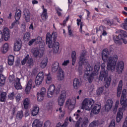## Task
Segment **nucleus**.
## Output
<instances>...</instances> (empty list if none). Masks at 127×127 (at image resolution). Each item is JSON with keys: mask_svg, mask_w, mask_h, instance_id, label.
<instances>
[{"mask_svg": "<svg viewBox=\"0 0 127 127\" xmlns=\"http://www.w3.org/2000/svg\"><path fill=\"white\" fill-rule=\"evenodd\" d=\"M52 37H53V41L55 42L52 45ZM57 39V33L53 32L52 34H50V33H48L46 35V43L48 44L49 48H53V54H56L58 53L59 50L60 44L56 41Z\"/></svg>", "mask_w": 127, "mask_h": 127, "instance_id": "obj_4", "label": "nucleus"}, {"mask_svg": "<svg viewBox=\"0 0 127 127\" xmlns=\"http://www.w3.org/2000/svg\"><path fill=\"white\" fill-rule=\"evenodd\" d=\"M29 104H30L29 99L25 98L23 101V106L25 110H27L28 109Z\"/></svg>", "mask_w": 127, "mask_h": 127, "instance_id": "obj_30", "label": "nucleus"}, {"mask_svg": "<svg viewBox=\"0 0 127 127\" xmlns=\"http://www.w3.org/2000/svg\"><path fill=\"white\" fill-rule=\"evenodd\" d=\"M106 66V64L102 63L101 64V71L99 75L100 81H103L104 79L105 83V88H108L111 85V82L112 78L108 77V71L106 70L105 67Z\"/></svg>", "mask_w": 127, "mask_h": 127, "instance_id": "obj_5", "label": "nucleus"}, {"mask_svg": "<svg viewBox=\"0 0 127 127\" xmlns=\"http://www.w3.org/2000/svg\"><path fill=\"white\" fill-rule=\"evenodd\" d=\"M46 83L48 84H51L52 83V77L50 74H48L47 75V77L46 78Z\"/></svg>", "mask_w": 127, "mask_h": 127, "instance_id": "obj_38", "label": "nucleus"}, {"mask_svg": "<svg viewBox=\"0 0 127 127\" xmlns=\"http://www.w3.org/2000/svg\"><path fill=\"white\" fill-rule=\"evenodd\" d=\"M116 127V120H113L109 125V127Z\"/></svg>", "mask_w": 127, "mask_h": 127, "instance_id": "obj_53", "label": "nucleus"}, {"mask_svg": "<svg viewBox=\"0 0 127 127\" xmlns=\"http://www.w3.org/2000/svg\"><path fill=\"white\" fill-rule=\"evenodd\" d=\"M15 16H21V10H20V9H16V11L15 13Z\"/></svg>", "mask_w": 127, "mask_h": 127, "instance_id": "obj_50", "label": "nucleus"}, {"mask_svg": "<svg viewBox=\"0 0 127 127\" xmlns=\"http://www.w3.org/2000/svg\"><path fill=\"white\" fill-rule=\"evenodd\" d=\"M37 101H38L39 102H42V101H43V99H44V95L38 92L37 93Z\"/></svg>", "mask_w": 127, "mask_h": 127, "instance_id": "obj_37", "label": "nucleus"}, {"mask_svg": "<svg viewBox=\"0 0 127 127\" xmlns=\"http://www.w3.org/2000/svg\"><path fill=\"white\" fill-rule=\"evenodd\" d=\"M119 104H120V101L119 100H117L114 108V111L117 112V110H118V108L119 107Z\"/></svg>", "mask_w": 127, "mask_h": 127, "instance_id": "obj_51", "label": "nucleus"}, {"mask_svg": "<svg viewBox=\"0 0 127 127\" xmlns=\"http://www.w3.org/2000/svg\"><path fill=\"white\" fill-rule=\"evenodd\" d=\"M5 84V77L3 75H0V86L2 87Z\"/></svg>", "mask_w": 127, "mask_h": 127, "instance_id": "obj_34", "label": "nucleus"}, {"mask_svg": "<svg viewBox=\"0 0 127 127\" xmlns=\"http://www.w3.org/2000/svg\"><path fill=\"white\" fill-rule=\"evenodd\" d=\"M25 19L26 22H29L30 21V17L29 16H25Z\"/></svg>", "mask_w": 127, "mask_h": 127, "instance_id": "obj_62", "label": "nucleus"}, {"mask_svg": "<svg viewBox=\"0 0 127 127\" xmlns=\"http://www.w3.org/2000/svg\"><path fill=\"white\" fill-rule=\"evenodd\" d=\"M61 67H59V62H55L54 64L52 65V71L54 73L55 72H57V71H59V68Z\"/></svg>", "mask_w": 127, "mask_h": 127, "instance_id": "obj_21", "label": "nucleus"}, {"mask_svg": "<svg viewBox=\"0 0 127 127\" xmlns=\"http://www.w3.org/2000/svg\"><path fill=\"white\" fill-rule=\"evenodd\" d=\"M35 39H32L31 40L29 41V43H28V46H31V45H32V44H33V43H35Z\"/></svg>", "mask_w": 127, "mask_h": 127, "instance_id": "obj_56", "label": "nucleus"}, {"mask_svg": "<svg viewBox=\"0 0 127 127\" xmlns=\"http://www.w3.org/2000/svg\"><path fill=\"white\" fill-rule=\"evenodd\" d=\"M114 102L112 99H108L107 101L106 104L105 105V111L109 112L111 111V109L113 107Z\"/></svg>", "mask_w": 127, "mask_h": 127, "instance_id": "obj_13", "label": "nucleus"}, {"mask_svg": "<svg viewBox=\"0 0 127 127\" xmlns=\"http://www.w3.org/2000/svg\"><path fill=\"white\" fill-rule=\"evenodd\" d=\"M65 77V74L62 68H60L59 69V74L58 75V78L59 81H62Z\"/></svg>", "mask_w": 127, "mask_h": 127, "instance_id": "obj_20", "label": "nucleus"}, {"mask_svg": "<svg viewBox=\"0 0 127 127\" xmlns=\"http://www.w3.org/2000/svg\"><path fill=\"white\" fill-rule=\"evenodd\" d=\"M65 100H66V92L65 91H62L58 99V104L60 107H62L64 105Z\"/></svg>", "mask_w": 127, "mask_h": 127, "instance_id": "obj_11", "label": "nucleus"}, {"mask_svg": "<svg viewBox=\"0 0 127 127\" xmlns=\"http://www.w3.org/2000/svg\"><path fill=\"white\" fill-rule=\"evenodd\" d=\"M21 41H16L14 45L13 50L14 51L18 52L21 49Z\"/></svg>", "mask_w": 127, "mask_h": 127, "instance_id": "obj_17", "label": "nucleus"}, {"mask_svg": "<svg viewBox=\"0 0 127 127\" xmlns=\"http://www.w3.org/2000/svg\"><path fill=\"white\" fill-rule=\"evenodd\" d=\"M118 32H119L121 35V38H122V36H124V37H127V32L123 30H119L118 31Z\"/></svg>", "mask_w": 127, "mask_h": 127, "instance_id": "obj_46", "label": "nucleus"}, {"mask_svg": "<svg viewBox=\"0 0 127 127\" xmlns=\"http://www.w3.org/2000/svg\"><path fill=\"white\" fill-rule=\"evenodd\" d=\"M24 16H30V11L28 9L25 8L23 10Z\"/></svg>", "mask_w": 127, "mask_h": 127, "instance_id": "obj_44", "label": "nucleus"}, {"mask_svg": "<svg viewBox=\"0 0 127 127\" xmlns=\"http://www.w3.org/2000/svg\"><path fill=\"white\" fill-rule=\"evenodd\" d=\"M9 80L10 82H12V81H13L14 80V77L10 76L9 77Z\"/></svg>", "mask_w": 127, "mask_h": 127, "instance_id": "obj_63", "label": "nucleus"}, {"mask_svg": "<svg viewBox=\"0 0 127 127\" xmlns=\"http://www.w3.org/2000/svg\"><path fill=\"white\" fill-rule=\"evenodd\" d=\"M14 87L17 90H20V89H22V86H21V84L20 83V78H18V77L15 78L14 81Z\"/></svg>", "mask_w": 127, "mask_h": 127, "instance_id": "obj_19", "label": "nucleus"}, {"mask_svg": "<svg viewBox=\"0 0 127 127\" xmlns=\"http://www.w3.org/2000/svg\"><path fill=\"white\" fill-rule=\"evenodd\" d=\"M31 53L33 54V56L34 58H41L43 56L44 51L43 50L39 51V49L38 48H33L31 50Z\"/></svg>", "mask_w": 127, "mask_h": 127, "instance_id": "obj_8", "label": "nucleus"}, {"mask_svg": "<svg viewBox=\"0 0 127 127\" xmlns=\"http://www.w3.org/2000/svg\"><path fill=\"white\" fill-rule=\"evenodd\" d=\"M69 63H70V61H69V60L64 61V63L62 64V65L63 66H67L68 65V64H69Z\"/></svg>", "mask_w": 127, "mask_h": 127, "instance_id": "obj_57", "label": "nucleus"}, {"mask_svg": "<svg viewBox=\"0 0 127 127\" xmlns=\"http://www.w3.org/2000/svg\"><path fill=\"white\" fill-rule=\"evenodd\" d=\"M89 123L88 118L84 117L83 119L80 118L78 121L76 123L75 127H80V125L81 127H87Z\"/></svg>", "mask_w": 127, "mask_h": 127, "instance_id": "obj_6", "label": "nucleus"}, {"mask_svg": "<svg viewBox=\"0 0 127 127\" xmlns=\"http://www.w3.org/2000/svg\"><path fill=\"white\" fill-rule=\"evenodd\" d=\"M15 22H16V24H19V19H20V16H15Z\"/></svg>", "mask_w": 127, "mask_h": 127, "instance_id": "obj_60", "label": "nucleus"}, {"mask_svg": "<svg viewBox=\"0 0 127 127\" xmlns=\"http://www.w3.org/2000/svg\"><path fill=\"white\" fill-rule=\"evenodd\" d=\"M122 90H123V80H120L119 82L118 87L117 88V97L120 98L122 94Z\"/></svg>", "mask_w": 127, "mask_h": 127, "instance_id": "obj_18", "label": "nucleus"}, {"mask_svg": "<svg viewBox=\"0 0 127 127\" xmlns=\"http://www.w3.org/2000/svg\"><path fill=\"white\" fill-rule=\"evenodd\" d=\"M104 92V87H99L97 91V95H101Z\"/></svg>", "mask_w": 127, "mask_h": 127, "instance_id": "obj_49", "label": "nucleus"}, {"mask_svg": "<svg viewBox=\"0 0 127 127\" xmlns=\"http://www.w3.org/2000/svg\"><path fill=\"white\" fill-rule=\"evenodd\" d=\"M44 79V73L41 71L40 72L36 77L35 79V84L37 86H39L42 84V82H43V80Z\"/></svg>", "mask_w": 127, "mask_h": 127, "instance_id": "obj_10", "label": "nucleus"}, {"mask_svg": "<svg viewBox=\"0 0 127 127\" xmlns=\"http://www.w3.org/2000/svg\"><path fill=\"white\" fill-rule=\"evenodd\" d=\"M71 59H72V65L74 66L77 60V57H76L75 51H72L71 53Z\"/></svg>", "mask_w": 127, "mask_h": 127, "instance_id": "obj_31", "label": "nucleus"}, {"mask_svg": "<svg viewBox=\"0 0 127 127\" xmlns=\"http://www.w3.org/2000/svg\"><path fill=\"white\" fill-rule=\"evenodd\" d=\"M29 59V55L27 54L25 58L23 59V60L21 61V65L23 66L25 64H26L27 63V60Z\"/></svg>", "mask_w": 127, "mask_h": 127, "instance_id": "obj_36", "label": "nucleus"}, {"mask_svg": "<svg viewBox=\"0 0 127 127\" xmlns=\"http://www.w3.org/2000/svg\"><path fill=\"white\" fill-rule=\"evenodd\" d=\"M38 113H39V107L37 106H34L31 111L32 116L35 117L38 115Z\"/></svg>", "mask_w": 127, "mask_h": 127, "instance_id": "obj_24", "label": "nucleus"}, {"mask_svg": "<svg viewBox=\"0 0 127 127\" xmlns=\"http://www.w3.org/2000/svg\"><path fill=\"white\" fill-rule=\"evenodd\" d=\"M68 31V35H69L70 37H74V34H73V31L72 30V27L71 26L68 25L67 26Z\"/></svg>", "mask_w": 127, "mask_h": 127, "instance_id": "obj_41", "label": "nucleus"}, {"mask_svg": "<svg viewBox=\"0 0 127 127\" xmlns=\"http://www.w3.org/2000/svg\"><path fill=\"white\" fill-rule=\"evenodd\" d=\"M33 64V59L32 58L28 59L27 61V64L29 67H30V66H32Z\"/></svg>", "mask_w": 127, "mask_h": 127, "instance_id": "obj_43", "label": "nucleus"}, {"mask_svg": "<svg viewBox=\"0 0 127 127\" xmlns=\"http://www.w3.org/2000/svg\"><path fill=\"white\" fill-rule=\"evenodd\" d=\"M31 87H32V80L30 79L27 84V86L26 87L25 91H26V94H29V92H30V90L31 89Z\"/></svg>", "mask_w": 127, "mask_h": 127, "instance_id": "obj_22", "label": "nucleus"}, {"mask_svg": "<svg viewBox=\"0 0 127 127\" xmlns=\"http://www.w3.org/2000/svg\"><path fill=\"white\" fill-rule=\"evenodd\" d=\"M35 39L36 44H42V47H44V45H45V44L44 43V42L42 41V38L41 37L38 36V37H37V38Z\"/></svg>", "mask_w": 127, "mask_h": 127, "instance_id": "obj_27", "label": "nucleus"}, {"mask_svg": "<svg viewBox=\"0 0 127 127\" xmlns=\"http://www.w3.org/2000/svg\"><path fill=\"white\" fill-rule=\"evenodd\" d=\"M99 29L101 32H102V35L103 36H107L108 33L107 32V28L104 26H100Z\"/></svg>", "mask_w": 127, "mask_h": 127, "instance_id": "obj_28", "label": "nucleus"}, {"mask_svg": "<svg viewBox=\"0 0 127 127\" xmlns=\"http://www.w3.org/2000/svg\"><path fill=\"white\" fill-rule=\"evenodd\" d=\"M13 62H14V57L12 55H10L8 57V64L10 66L13 65Z\"/></svg>", "mask_w": 127, "mask_h": 127, "instance_id": "obj_32", "label": "nucleus"}, {"mask_svg": "<svg viewBox=\"0 0 127 127\" xmlns=\"http://www.w3.org/2000/svg\"><path fill=\"white\" fill-rule=\"evenodd\" d=\"M8 48H9V46H8V44L7 43H5L2 48H1V51L2 52V53H6V52H7V51H8Z\"/></svg>", "mask_w": 127, "mask_h": 127, "instance_id": "obj_33", "label": "nucleus"}, {"mask_svg": "<svg viewBox=\"0 0 127 127\" xmlns=\"http://www.w3.org/2000/svg\"><path fill=\"white\" fill-rule=\"evenodd\" d=\"M103 22L107 25L109 26H112V25H114V20L113 19H109L108 18H106L103 20Z\"/></svg>", "mask_w": 127, "mask_h": 127, "instance_id": "obj_29", "label": "nucleus"}, {"mask_svg": "<svg viewBox=\"0 0 127 127\" xmlns=\"http://www.w3.org/2000/svg\"><path fill=\"white\" fill-rule=\"evenodd\" d=\"M121 26L123 29L127 30V18L125 20L124 23L121 25Z\"/></svg>", "mask_w": 127, "mask_h": 127, "instance_id": "obj_45", "label": "nucleus"}, {"mask_svg": "<svg viewBox=\"0 0 127 127\" xmlns=\"http://www.w3.org/2000/svg\"><path fill=\"white\" fill-rule=\"evenodd\" d=\"M23 117V112L22 110L18 111L16 115V119L18 120H21Z\"/></svg>", "mask_w": 127, "mask_h": 127, "instance_id": "obj_35", "label": "nucleus"}, {"mask_svg": "<svg viewBox=\"0 0 127 127\" xmlns=\"http://www.w3.org/2000/svg\"><path fill=\"white\" fill-rule=\"evenodd\" d=\"M42 9H43V11L41 15V16H47V9L44 8V5L42 6Z\"/></svg>", "mask_w": 127, "mask_h": 127, "instance_id": "obj_48", "label": "nucleus"}, {"mask_svg": "<svg viewBox=\"0 0 127 127\" xmlns=\"http://www.w3.org/2000/svg\"><path fill=\"white\" fill-rule=\"evenodd\" d=\"M86 55H87L86 52H83L80 54L78 64L79 66H82L83 64H86V70L84 74V80H86V81L88 80L89 83H91L93 82V80H94V76H97V75H98V72L100 71L101 64H96L94 66V71L92 72L94 67L89 64V62H88L87 60L85 58Z\"/></svg>", "mask_w": 127, "mask_h": 127, "instance_id": "obj_1", "label": "nucleus"}, {"mask_svg": "<svg viewBox=\"0 0 127 127\" xmlns=\"http://www.w3.org/2000/svg\"><path fill=\"white\" fill-rule=\"evenodd\" d=\"M55 92V85L54 84L51 85L49 86L48 91V98H51L52 95L54 94Z\"/></svg>", "mask_w": 127, "mask_h": 127, "instance_id": "obj_16", "label": "nucleus"}, {"mask_svg": "<svg viewBox=\"0 0 127 127\" xmlns=\"http://www.w3.org/2000/svg\"><path fill=\"white\" fill-rule=\"evenodd\" d=\"M2 40H3V38H2V32L0 31V43L2 42Z\"/></svg>", "mask_w": 127, "mask_h": 127, "instance_id": "obj_61", "label": "nucleus"}, {"mask_svg": "<svg viewBox=\"0 0 127 127\" xmlns=\"http://www.w3.org/2000/svg\"><path fill=\"white\" fill-rule=\"evenodd\" d=\"M46 92V89H45V88L44 87H42L41 89V92L39 93L44 95V94H45Z\"/></svg>", "mask_w": 127, "mask_h": 127, "instance_id": "obj_58", "label": "nucleus"}, {"mask_svg": "<svg viewBox=\"0 0 127 127\" xmlns=\"http://www.w3.org/2000/svg\"><path fill=\"white\" fill-rule=\"evenodd\" d=\"M56 10L57 11V14H58L59 16H61V15H62L63 10L60 7L57 8Z\"/></svg>", "mask_w": 127, "mask_h": 127, "instance_id": "obj_47", "label": "nucleus"}, {"mask_svg": "<svg viewBox=\"0 0 127 127\" xmlns=\"http://www.w3.org/2000/svg\"><path fill=\"white\" fill-rule=\"evenodd\" d=\"M95 101L92 99L85 98L82 104L83 110L90 111L92 109L91 112L94 115H98L101 110V104H95Z\"/></svg>", "mask_w": 127, "mask_h": 127, "instance_id": "obj_3", "label": "nucleus"}, {"mask_svg": "<svg viewBox=\"0 0 127 127\" xmlns=\"http://www.w3.org/2000/svg\"><path fill=\"white\" fill-rule=\"evenodd\" d=\"M115 67L117 73L118 74H122V73H123V71H124L125 63L123 61H119L117 63L116 62Z\"/></svg>", "mask_w": 127, "mask_h": 127, "instance_id": "obj_7", "label": "nucleus"}, {"mask_svg": "<svg viewBox=\"0 0 127 127\" xmlns=\"http://www.w3.org/2000/svg\"><path fill=\"white\" fill-rule=\"evenodd\" d=\"M113 39L116 44L117 45H122V42H121V39H123L122 35L119 34L118 36L113 35Z\"/></svg>", "mask_w": 127, "mask_h": 127, "instance_id": "obj_15", "label": "nucleus"}, {"mask_svg": "<svg viewBox=\"0 0 127 127\" xmlns=\"http://www.w3.org/2000/svg\"><path fill=\"white\" fill-rule=\"evenodd\" d=\"M30 38V33H26L23 37V40H25V41H28Z\"/></svg>", "mask_w": 127, "mask_h": 127, "instance_id": "obj_42", "label": "nucleus"}, {"mask_svg": "<svg viewBox=\"0 0 127 127\" xmlns=\"http://www.w3.org/2000/svg\"><path fill=\"white\" fill-rule=\"evenodd\" d=\"M82 82L79 79L75 78L73 80V89L77 90V89H79L80 88V86H81Z\"/></svg>", "mask_w": 127, "mask_h": 127, "instance_id": "obj_14", "label": "nucleus"}, {"mask_svg": "<svg viewBox=\"0 0 127 127\" xmlns=\"http://www.w3.org/2000/svg\"><path fill=\"white\" fill-rule=\"evenodd\" d=\"M32 127H42V123L40 122V120L36 119L34 121L32 125Z\"/></svg>", "mask_w": 127, "mask_h": 127, "instance_id": "obj_25", "label": "nucleus"}, {"mask_svg": "<svg viewBox=\"0 0 127 127\" xmlns=\"http://www.w3.org/2000/svg\"><path fill=\"white\" fill-rule=\"evenodd\" d=\"M15 93L14 92H12L10 93H9L8 95V100H14V98H15Z\"/></svg>", "mask_w": 127, "mask_h": 127, "instance_id": "obj_39", "label": "nucleus"}, {"mask_svg": "<svg viewBox=\"0 0 127 127\" xmlns=\"http://www.w3.org/2000/svg\"><path fill=\"white\" fill-rule=\"evenodd\" d=\"M6 95H7V93L5 92L2 91L0 93V102L5 103L6 101Z\"/></svg>", "mask_w": 127, "mask_h": 127, "instance_id": "obj_23", "label": "nucleus"}, {"mask_svg": "<svg viewBox=\"0 0 127 127\" xmlns=\"http://www.w3.org/2000/svg\"><path fill=\"white\" fill-rule=\"evenodd\" d=\"M32 4H37L38 3V1L36 0H33L32 1Z\"/></svg>", "mask_w": 127, "mask_h": 127, "instance_id": "obj_64", "label": "nucleus"}, {"mask_svg": "<svg viewBox=\"0 0 127 127\" xmlns=\"http://www.w3.org/2000/svg\"><path fill=\"white\" fill-rule=\"evenodd\" d=\"M76 105V98H72L71 99H68L66 101V106L67 107L69 111H72L75 109Z\"/></svg>", "mask_w": 127, "mask_h": 127, "instance_id": "obj_9", "label": "nucleus"}, {"mask_svg": "<svg viewBox=\"0 0 127 127\" xmlns=\"http://www.w3.org/2000/svg\"><path fill=\"white\" fill-rule=\"evenodd\" d=\"M69 125V121L68 120H65L64 123L62 125L61 123V127H67Z\"/></svg>", "mask_w": 127, "mask_h": 127, "instance_id": "obj_52", "label": "nucleus"}, {"mask_svg": "<svg viewBox=\"0 0 127 127\" xmlns=\"http://www.w3.org/2000/svg\"><path fill=\"white\" fill-rule=\"evenodd\" d=\"M99 126V121L95 120L89 124V127H95Z\"/></svg>", "mask_w": 127, "mask_h": 127, "instance_id": "obj_40", "label": "nucleus"}, {"mask_svg": "<svg viewBox=\"0 0 127 127\" xmlns=\"http://www.w3.org/2000/svg\"><path fill=\"white\" fill-rule=\"evenodd\" d=\"M51 125L50 121H47L45 123L44 127H50Z\"/></svg>", "mask_w": 127, "mask_h": 127, "instance_id": "obj_54", "label": "nucleus"}, {"mask_svg": "<svg viewBox=\"0 0 127 127\" xmlns=\"http://www.w3.org/2000/svg\"><path fill=\"white\" fill-rule=\"evenodd\" d=\"M110 52L107 49L103 50L102 59L104 62H107V70L114 72L116 69V62L118 61V56L115 55L109 57Z\"/></svg>", "mask_w": 127, "mask_h": 127, "instance_id": "obj_2", "label": "nucleus"}, {"mask_svg": "<svg viewBox=\"0 0 127 127\" xmlns=\"http://www.w3.org/2000/svg\"><path fill=\"white\" fill-rule=\"evenodd\" d=\"M3 70H4V68H3V66L0 65V76L1 75H3L2 74V72H3Z\"/></svg>", "mask_w": 127, "mask_h": 127, "instance_id": "obj_59", "label": "nucleus"}, {"mask_svg": "<svg viewBox=\"0 0 127 127\" xmlns=\"http://www.w3.org/2000/svg\"><path fill=\"white\" fill-rule=\"evenodd\" d=\"M2 38H3L5 41H7L8 39L10 38V33H9V29L7 28H4L3 30Z\"/></svg>", "mask_w": 127, "mask_h": 127, "instance_id": "obj_12", "label": "nucleus"}, {"mask_svg": "<svg viewBox=\"0 0 127 127\" xmlns=\"http://www.w3.org/2000/svg\"><path fill=\"white\" fill-rule=\"evenodd\" d=\"M15 98L17 102H19V101H20V99H21V96L20 95V94H18L16 95Z\"/></svg>", "mask_w": 127, "mask_h": 127, "instance_id": "obj_55", "label": "nucleus"}, {"mask_svg": "<svg viewBox=\"0 0 127 127\" xmlns=\"http://www.w3.org/2000/svg\"><path fill=\"white\" fill-rule=\"evenodd\" d=\"M48 62V59H47V58H45L42 61L41 63L40 64V66L41 68H42L43 69L45 68L47 65Z\"/></svg>", "mask_w": 127, "mask_h": 127, "instance_id": "obj_26", "label": "nucleus"}]
</instances>
